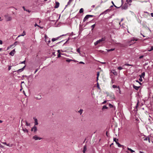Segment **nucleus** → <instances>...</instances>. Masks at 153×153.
<instances>
[{"mask_svg": "<svg viewBox=\"0 0 153 153\" xmlns=\"http://www.w3.org/2000/svg\"><path fill=\"white\" fill-rule=\"evenodd\" d=\"M140 153H144L143 152H141V151H140Z\"/></svg>", "mask_w": 153, "mask_h": 153, "instance_id": "69168bd1", "label": "nucleus"}, {"mask_svg": "<svg viewBox=\"0 0 153 153\" xmlns=\"http://www.w3.org/2000/svg\"><path fill=\"white\" fill-rule=\"evenodd\" d=\"M25 60L23 62H21V64H25Z\"/></svg>", "mask_w": 153, "mask_h": 153, "instance_id": "a18cd8bd", "label": "nucleus"}, {"mask_svg": "<svg viewBox=\"0 0 153 153\" xmlns=\"http://www.w3.org/2000/svg\"><path fill=\"white\" fill-rule=\"evenodd\" d=\"M116 144H117V145L119 147H121V146H124L123 145H121L120 143H118V142Z\"/></svg>", "mask_w": 153, "mask_h": 153, "instance_id": "b1692460", "label": "nucleus"}, {"mask_svg": "<svg viewBox=\"0 0 153 153\" xmlns=\"http://www.w3.org/2000/svg\"><path fill=\"white\" fill-rule=\"evenodd\" d=\"M59 3L58 2H56L55 3V5L54 7L55 8H58L59 7Z\"/></svg>", "mask_w": 153, "mask_h": 153, "instance_id": "6e6552de", "label": "nucleus"}, {"mask_svg": "<svg viewBox=\"0 0 153 153\" xmlns=\"http://www.w3.org/2000/svg\"><path fill=\"white\" fill-rule=\"evenodd\" d=\"M3 144H5V145H7V143H6V142H3V143H2Z\"/></svg>", "mask_w": 153, "mask_h": 153, "instance_id": "052dcab7", "label": "nucleus"}, {"mask_svg": "<svg viewBox=\"0 0 153 153\" xmlns=\"http://www.w3.org/2000/svg\"><path fill=\"white\" fill-rule=\"evenodd\" d=\"M23 7V8L24 10L25 11H27V12H29V13H30V11H30V10H27V9H26L25 8V7H24V6H23V7Z\"/></svg>", "mask_w": 153, "mask_h": 153, "instance_id": "6ab92c4d", "label": "nucleus"}, {"mask_svg": "<svg viewBox=\"0 0 153 153\" xmlns=\"http://www.w3.org/2000/svg\"><path fill=\"white\" fill-rule=\"evenodd\" d=\"M83 9L82 8H81L79 11V13H83Z\"/></svg>", "mask_w": 153, "mask_h": 153, "instance_id": "bb28decb", "label": "nucleus"}, {"mask_svg": "<svg viewBox=\"0 0 153 153\" xmlns=\"http://www.w3.org/2000/svg\"><path fill=\"white\" fill-rule=\"evenodd\" d=\"M117 88L118 89L117 90V91H118V93L119 94H121V91L120 90V88L118 86Z\"/></svg>", "mask_w": 153, "mask_h": 153, "instance_id": "dca6fc26", "label": "nucleus"}, {"mask_svg": "<svg viewBox=\"0 0 153 153\" xmlns=\"http://www.w3.org/2000/svg\"><path fill=\"white\" fill-rule=\"evenodd\" d=\"M83 111L82 109H80V110L78 111V112L80 113V115H81Z\"/></svg>", "mask_w": 153, "mask_h": 153, "instance_id": "393cba45", "label": "nucleus"}, {"mask_svg": "<svg viewBox=\"0 0 153 153\" xmlns=\"http://www.w3.org/2000/svg\"><path fill=\"white\" fill-rule=\"evenodd\" d=\"M127 4H125L123 6V7H122V8L124 9H126L127 8Z\"/></svg>", "mask_w": 153, "mask_h": 153, "instance_id": "9d476101", "label": "nucleus"}, {"mask_svg": "<svg viewBox=\"0 0 153 153\" xmlns=\"http://www.w3.org/2000/svg\"><path fill=\"white\" fill-rule=\"evenodd\" d=\"M61 56L60 53H59L58 55V57H60Z\"/></svg>", "mask_w": 153, "mask_h": 153, "instance_id": "8fccbe9b", "label": "nucleus"}, {"mask_svg": "<svg viewBox=\"0 0 153 153\" xmlns=\"http://www.w3.org/2000/svg\"><path fill=\"white\" fill-rule=\"evenodd\" d=\"M32 139L35 140H41L42 139V138L40 137H38L36 135H35V136L33 137Z\"/></svg>", "mask_w": 153, "mask_h": 153, "instance_id": "20e7f679", "label": "nucleus"}, {"mask_svg": "<svg viewBox=\"0 0 153 153\" xmlns=\"http://www.w3.org/2000/svg\"><path fill=\"white\" fill-rule=\"evenodd\" d=\"M25 123H26V126H30V124H28L26 121H25Z\"/></svg>", "mask_w": 153, "mask_h": 153, "instance_id": "c9c22d12", "label": "nucleus"}, {"mask_svg": "<svg viewBox=\"0 0 153 153\" xmlns=\"http://www.w3.org/2000/svg\"><path fill=\"white\" fill-rule=\"evenodd\" d=\"M139 80L140 81H142V79L141 78V79H139Z\"/></svg>", "mask_w": 153, "mask_h": 153, "instance_id": "774afa93", "label": "nucleus"}, {"mask_svg": "<svg viewBox=\"0 0 153 153\" xmlns=\"http://www.w3.org/2000/svg\"><path fill=\"white\" fill-rule=\"evenodd\" d=\"M38 71V69H36L35 71L34 74H35Z\"/></svg>", "mask_w": 153, "mask_h": 153, "instance_id": "5fc2aeb1", "label": "nucleus"}, {"mask_svg": "<svg viewBox=\"0 0 153 153\" xmlns=\"http://www.w3.org/2000/svg\"><path fill=\"white\" fill-rule=\"evenodd\" d=\"M23 93H24V94L25 95V96H26V95L25 94V93L24 91H23Z\"/></svg>", "mask_w": 153, "mask_h": 153, "instance_id": "e2e57ef3", "label": "nucleus"}, {"mask_svg": "<svg viewBox=\"0 0 153 153\" xmlns=\"http://www.w3.org/2000/svg\"><path fill=\"white\" fill-rule=\"evenodd\" d=\"M148 137H147L144 139V140H148Z\"/></svg>", "mask_w": 153, "mask_h": 153, "instance_id": "de8ad7c7", "label": "nucleus"}, {"mask_svg": "<svg viewBox=\"0 0 153 153\" xmlns=\"http://www.w3.org/2000/svg\"><path fill=\"white\" fill-rule=\"evenodd\" d=\"M77 51L79 53L80 55V48H79L77 49Z\"/></svg>", "mask_w": 153, "mask_h": 153, "instance_id": "cd10ccee", "label": "nucleus"}, {"mask_svg": "<svg viewBox=\"0 0 153 153\" xmlns=\"http://www.w3.org/2000/svg\"><path fill=\"white\" fill-rule=\"evenodd\" d=\"M113 140H114V141L116 143H117L118 142V139H117L116 138H114Z\"/></svg>", "mask_w": 153, "mask_h": 153, "instance_id": "f3484780", "label": "nucleus"}, {"mask_svg": "<svg viewBox=\"0 0 153 153\" xmlns=\"http://www.w3.org/2000/svg\"><path fill=\"white\" fill-rule=\"evenodd\" d=\"M153 50V46H151V49H149L148 51H152Z\"/></svg>", "mask_w": 153, "mask_h": 153, "instance_id": "f704fd0d", "label": "nucleus"}, {"mask_svg": "<svg viewBox=\"0 0 153 153\" xmlns=\"http://www.w3.org/2000/svg\"><path fill=\"white\" fill-rule=\"evenodd\" d=\"M25 34H26V33H25V32L24 31H23V33L22 34V35H19V36H18L17 37V38L16 39H17L18 38V37H20V36H24L25 35Z\"/></svg>", "mask_w": 153, "mask_h": 153, "instance_id": "9b49d317", "label": "nucleus"}, {"mask_svg": "<svg viewBox=\"0 0 153 153\" xmlns=\"http://www.w3.org/2000/svg\"><path fill=\"white\" fill-rule=\"evenodd\" d=\"M64 36V35H62V36H59L56 38H53L52 39L51 41L52 42H53L59 39L60 38V37L61 36Z\"/></svg>", "mask_w": 153, "mask_h": 153, "instance_id": "0eeeda50", "label": "nucleus"}, {"mask_svg": "<svg viewBox=\"0 0 153 153\" xmlns=\"http://www.w3.org/2000/svg\"><path fill=\"white\" fill-rule=\"evenodd\" d=\"M19 43V42H18L17 41H16V42H15L13 44L14 45V46H15L17 45Z\"/></svg>", "mask_w": 153, "mask_h": 153, "instance_id": "7c9ffc66", "label": "nucleus"}, {"mask_svg": "<svg viewBox=\"0 0 153 153\" xmlns=\"http://www.w3.org/2000/svg\"><path fill=\"white\" fill-rule=\"evenodd\" d=\"M148 140L149 142V143H150V140L149 139V137H148Z\"/></svg>", "mask_w": 153, "mask_h": 153, "instance_id": "13d9d810", "label": "nucleus"}, {"mask_svg": "<svg viewBox=\"0 0 153 153\" xmlns=\"http://www.w3.org/2000/svg\"><path fill=\"white\" fill-rule=\"evenodd\" d=\"M119 70H121L123 69V68L121 67H119L117 68Z\"/></svg>", "mask_w": 153, "mask_h": 153, "instance_id": "4c0bfd02", "label": "nucleus"}, {"mask_svg": "<svg viewBox=\"0 0 153 153\" xmlns=\"http://www.w3.org/2000/svg\"><path fill=\"white\" fill-rule=\"evenodd\" d=\"M79 63L80 64H85V63H84V62H79Z\"/></svg>", "mask_w": 153, "mask_h": 153, "instance_id": "09e8293b", "label": "nucleus"}, {"mask_svg": "<svg viewBox=\"0 0 153 153\" xmlns=\"http://www.w3.org/2000/svg\"><path fill=\"white\" fill-rule=\"evenodd\" d=\"M2 44V41L1 40H0V44L1 45V44Z\"/></svg>", "mask_w": 153, "mask_h": 153, "instance_id": "603ef678", "label": "nucleus"}, {"mask_svg": "<svg viewBox=\"0 0 153 153\" xmlns=\"http://www.w3.org/2000/svg\"><path fill=\"white\" fill-rule=\"evenodd\" d=\"M87 150V146L86 145H85L83 147V149L82 151L83 152H85Z\"/></svg>", "mask_w": 153, "mask_h": 153, "instance_id": "2eb2a0df", "label": "nucleus"}, {"mask_svg": "<svg viewBox=\"0 0 153 153\" xmlns=\"http://www.w3.org/2000/svg\"><path fill=\"white\" fill-rule=\"evenodd\" d=\"M5 18L7 21H11L12 19L11 17L8 16H5Z\"/></svg>", "mask_w": 153, "mask_h": 153, "instance_id": "423d86ee", "label": "nucleus"}, {"mask_svg": "<svg viewBox=\"0 0 153 153\" xmlns=\"http://www.w3.org/2000/svg\"><path fill=\"white\" fill-rule=\"evenodd\" d=\"M133 87L134 89H136V90H137L139 89V88L140 87L139 86H137L135 85H133Z\"/></svg>", "mask_w": 153, "mask_h": 153, "instance_id": "4468645a", "label": "nucleus"}, {"mask_svg": "<svg viewBox=\"0 0 153 153\" xmlns=\"http://www.w3.org/2000/svg\"><path fill=\"white\" fill-rule=\"evenodd\" d=\"M35 98L37 100H40L42 98L41 96H38V97H35Z\"/></svg>", "mask_w": 153, "mask_h": 153, "instance_id": "aec40b11", "label": "nucleus"}, {"mask_svg": "<svg viewBox=\"0 0 153 153\" xmlns=\"http://www.w3.org/2000/svg\"><path fill=\"white\" fill-rule=\"evenodd\" d=\"M106 50L108 52H109V51H112L114 50L115 48L111 49H106Z\"/></svg>", "mask_w": 153, "mask_h": 153, "instance_id": "4be33fe9", "label": "nucleus"}, {"mask_svg": "<svg viewBox=\"0 0 153 153\" xmlns=\"http://www.w3.org/2000/svg\"><path fill=\"white\" fill-rule=\"evenodd\" d=\"M100 75V72H97V81L98 80V77H99V76Z\"/></svg>", "mask_w": 153, "mask_h": 153, "instance_id": "a878e982", "label": "nucleus"}, {"mask_svg": "<svg viewBox=\"0 0 153 153\" xmlns=\"http://www.w3.org/2000/svg\"><path fill=\"white\" fill-rule=\"evenodd\" d=\"M105 37L104 36L102 37L101 39L97 40L94 43L95 45H96L99 44L104 43V42L105 41Z\"/></svg>", "mask_w": 153, "mask_h": 153, "instance_id": "f257e3e1", "label": "nucleus"}, {"mask_svg": "<svg viewBox=\"0 0 153 153\" xmlns=\"http://www.w3.org/2000/svg\"><path fill=\"white\" fill-rule=\"evenodd\" d=\"M23 130L24 131V132H26L27 133L28 131V130H27L26 128H25L24 129H23Z\"/></svg>", "mask_w": 153, "mask_h": 153, "instance_id": "c756f323", "label": "nucleus"}, {"mask_svg": "<svg viewBox=\"0 0 153 153\" xmlns=\"http://www.w3.org/2000/svg\"><path fill=\"white\" fill-rule=\"evenodd\" d=\"M51 42V41L50 40H49V41H48V44H49V43H50Z\"/></svg>", "mask_w": 153, "mask_h": 153, "instance_id": "680f3d73", "label": "nucleus"}, {"mask_svg": "<svg viewBox=\"0 0 153 153\" xmlns=\"http://www.w3.org/2000/svg\"><path fill=\"white\" fill-rule=\"evenodd\" d=\"M95 24H94V25H92L91 26V27L92 28V29L91 30H92L94 29V28L95 27Z\"/></svg>", "mask_w": 153, "mask_h": 153, "instance_id": "72a5a7b5", "label": "nucleus"}, {"mask_svg": "<svg viewBox=\"0 0 153 153\" xmlns=\"http://www.w3.org/2000/svg\"><path fill=\"white\" fill-rule=\"evenodd\" d=\"M145 73L144 72H143L141 76H143V77L145 76Z\"/></svg>", "mask_w": 153, "mask_h": 153, "instance_id": "ea45409f", "label": "nucleus"}, {"mask_svg": "<svg viewBox=\"0 0 153 153\" xmlns=\"http://www.w3.org/2000/svg\"><path fill=\"white\" fill-rule=\"evenodd\" d=\"M112 87L114 88H117V85H112Z\"/></svg>", "mask_w": 153, "mask_h": 153, "instance_id": "a19ab883", "label": "nucleus"}, {"mask_svg": "<svg viewBox=\"0 0 153 153\" xmlns=\"http://www.w3.org/2000/svg\"><path fill=\"white\" fill-rule=\"evenodd\" d=\"M139 101H138L136 105L135 106V107L136 108H137V107L138 106V105H139Z\"/></svg>", "mask_w": 153, "mask_h": 153, "instance_id": "58836bf2", "label": "nucleus"}, {"mask_svg": "<svg viewBox=\"0 0 153 153\" xmlns=\"http://www.w3.org/2000/svg\"><path fill=\"white\" fill-rule=\"evenodd\" d=\"M126 1L127 2V3H128L129 5H130L131 4H130L132 2L131 0H126Z\"/></svg>", "mask_w": 153, "mask_h": 153, "instance_id": "5701e85b", "label": "nucleus"}, {"mask_svg": "<svg viewBox=\"0 0 153 153\" xmlns=\"http://www.w3.org/2000/svg\"><path fill=\"white\" fill-rule=\"evenodd\" d=\"M138 40L137 38H133L129 42V43L131 44H133L135 43L134 41H137Z\"/></svg>", "mask_w": 153, "mask_h": 153, "instance_id": "7ed1b4c3", "label": "nucleus"}, {"mask_svg": "<svg viewBox=\"0 0 153 153\" xmlns=\"http://www.w3.org/2000/svg\"><path fill=\"white\" fill-rule=\"evenodd\" d=\"M73 0H69L68 2V3L67 4L68 5H70Z\"/></svg>", "mask_w": 153, "mask_h": 153, "instance_id": "c85d7f7f", "label": "nucleus"}, {"mask_svg": "<svg viewBox=\"0 0 153 153\" xmlns=\"http://www.w3.org/2000/svg\"><path fill=\"white\" fill-rule=\"evenodd\" d=\"M0 147L1 148H3L4 146H2L1 144H0Z\"/></svg>", "mask_w": 153, "mask_h": 153, "instance_id": "6e6d98bb", "label": "nucleus"}, {"mask_svg": "<svg viewBox=\"0 0 153 153\" xmlns=\"http://www.w3.org/2000/svg\"><path fill=\"white\" fill-rule=\"evenodd\" d=\"M7 146H8L10 147H12V146L13 145L12 144H10L9 143V144H7Z\"/></svg>", "mask_w": 153, "mask_h": 153, "instance_id": "e433bc0d", "label": "nucleus"}, {"mask_svg": "<svg viewBox=\"0 0 153 153\" xmlns=\"http://www.w3.org/2000/svg\"><path fill=\"white\" fill-rule=\"evenodd\" d=\"M2 20V19H1V17H0V21H1Z\"/></svg>", "mask_w": 153, "mask_h": 153, "instance_id": "0e129e2a", "label": "nucleus"}, {"mask_svg": "<svg viewBox=\"0 0 153 153\" xmlns=\"http://www.w3.org/2000/svg\"><path fill=\"white\" fill-rule=\"evenodd\" d=\"M107 133H108V131H107L106 132V135L108 136V134Z\"/></svg>", "mask_w": 153, "mask_h": 153, "instance_id": "338daca9", "label": "nucleus"}, {"mask_svg": "<svg viewBox=\"0 0 153 153\" xmlns=\"http://www.w3.org/2000/svg\"><path fill=\"white\" fill-rule=\"evenodd\" d=\"M34 123L35 126L36 125H37L38 124V120L36 118L34 119Z\"/></svg>", "mask_w": 153, "mask_h": 153, "instance_id": "f8f14e48", "label": "nucleus"}, {"mask_svg": "<svg viewBox=\"0 0 153 153\" xmlns=\"http://www.w3.org/2000/svg\"><path fill=\"white\" fill-rule=\"evenodd\" d=\"M108 107H107L106 105H104L103 106V107H102V110H103L104 109H108Z\"/></svg>", "mask_w": 153, "mask_h": 153, "instance_id": "a211bd4d", "label": "nucleus"}, {"mask_svg": "<svg viewBox=\"0 0 153 153\" xmlns=\"http://www.w3.org/2000/svg\"><path fill=\"white\" fill-rule=\"evenodd\" d=\"M107 102V101L106 100H105V101H104L102 103V104H105V103H106Z\"/></svg>", "mask_w": 153, "mask_h": 153, "instance_id": "37998d69", "label": "nucleus"}, {"mask_svg": "<svg viewBox=\"0 0 153 153\" xmlns=\"http://www.w3.org/2000/svg\"><path fill=\"white\" fill-rule=\"evenodd\" d=\"M109 106L110 108H111L114 107V106L112 105L111 104H110V103L109 104Z\"/></svg>", "mask_w": 153, "mask_h": 153, "instance_id": "2f4dec72", "label": "nucleus"}, {"mask_svg": "<svg viewBox=\"0 0 153 153\" xmlns=\"http://www.w3.org/2000/svg\"><path fill=\"white\" fill-rule=\"evenodd\" d=\"M151 15L152 17H153V13H151Z\"/></svg>", "mask_w": 153, "mask_h": 153, "instance_id": "bf43d9fd", "label": "nucleus"}, {"mask_svg": "<svg viewBox=\"0 0 153 153\" xmlns=\"http://www.w3.org/2000/svg\"><path fill=\"white\" fill-rule=\"evenodd\" d=\"M71 59H67L66 60V61L68 62H70L71 61H72Z\"/></svg>", "mask_w": 153, "mask_h": 153, "instance_id": "79ce46f5", "label": "nucleus"}, {"mask_svg": "<svg viewBox=\"0 0 153 153\" xmlns=\"http://www.w3.org/2000/svg\"><path fill=\"white\" fill-rule=\"evenodd\" d=\"M34 26H35V27H36V26H38V27H39V25H38L37 24H36H36H35V25Z\"/></svg>", "mask_w": 153, "mask_h": 153, "instance_id": "3c124183", "label": "nucleus"}, {"mask_svg": "<svg viewBox=\"0 0 153 153\" xmlns=\"http://www.w3.org/2000/svg\"><path fill=\"white\" fill-rule=\"evenodd\" d=\"M15 53V49H13L9 53V54L12 56H13Z\"/></svg>", "mask_w": 153, "mask_h": 153, "instance_id": "1a4fd4ad", "label": "nucleus"}, {"mask_svg": "<svg viewBox=\"0 0 153 153\" xmlns=\"http://www.w3.org/2000/svg\"><path fill=\"white\" fill-rule=\"evenodd\" d=\"M13 46H14V44H13L11 45H10V48L12 47Z\"/></svg>", "mask_w": 153, "mask_h": 153, "instance_id": "864d4df0", "label": "nucleus"}, {"mask_svg": "<svg viewBox=\"0 0 153 153\" xmlns=\"http://www.w3.org/2000/svg\"><path fill=\"white\" fill-rule=\"evenodd\" d=\"M25 66L23 68H22L19 69L17 71L18 72H21L23 71L25 68Z\"/></svg>", "mask_w": 153, "mask_h": 153, "instance_id": "ddd939ff", "label": "nucleus"}, {"mask_svg": "<svg viewBox=\"0 0 153 153\" xmlns=\"http://www.w3.org/2000/svg\"><path fill=\"white\" fill-rule=\"evenodd\" d=\"M126 65V66H133V65H131V64H125V65Z\"/></svg>", "mask_w": 153, "mask_h": 153, "instance_id": "473e14b6", "label": "nucleus"}, {"mask_svg": "<svg viewBox=\"0 0 153 153\" xmlns=\"http://www.w3.org/2000/svg\"><path fill=\"white\" fill-rule=\"evenodd\" d=\"M94 16L92 15H86L83 19V22H85V21L88 19L90 17H93Z\"/></svg>", "mask_w": 153, "mask_h": 153, "instance_id": "f03ea898", "label": "nucleus"}, {"mask_svg": "<svg viewBox=\"0 0 153 153\" xmlns=\"http://www.w3.org/2000/svg\"><path fill=\"white\" fill-rule=\"evenodd\" d=\"M143 56H141L139 57V58L140 59H141L143 58Z\"/></svg>", "mask_w": 153, "mask_h": 153, "instance_id": "c03bdc74", "label": "nucleus"}, {"mask_svg": "<svg viewBox=\"0 0 153 153\" xmlns=\"http://www.w3.org/2000/svg\"><path fill=\"white\" fill-rule=\"evenodd\" d=\"M37 130V128L36 126H35V125H34V126L32 128H31V130L32 131H33L34 132H36Z\"/></svg>", "mask_w": 153, "mask_h": 153, "instance_id": "39448f33", "label": "nucleus"}, {"mask_svg": "<svg viewBox=\"0 0 153 153\" xmlns=\"http://www.w3.org/2000/svg\"><path fill=\"white\" fill-rule=\"evenodd\" d=\"M11 68V66H9L8 68V70L9 71L10 70Z\"/></svg>", "mask_w": 153, "mask_h": 153, "instance_id": "49530a36", "label": "nucleus"}, {"mask_svg": "<svg viewBox=\"0 0 153 153\" xmlns=\"http://www.w3.org/2000/svg\"><path fill=\"white\" fill-rule=\"evenodd\" d=\"M111 3H112L113 4L115 7H116V6L114 4V3L113 2V1H111Z\"/></svg>", "mask_w": 153, "mask_h": 153, "instance_id": "4d7b16f0", "label": "nucleus"}, {"mask_svg": "<svg viewBox=\"0 0 153 153\" xmlns=\"http://www.w3.org/2000/svg\"><path fill=\"white\" fill-rule=\"evenodd\" d=\"M127 149H128V150H129V151H130L131 152H132V153L134 152H135V151H134V150H132V149H131L129 148H128H128H127Z\"/></svg>", "mask_w": 153, "mask_h": 153, "instance_id": "412c9836", "label": "nucleus"}]
</instances>
